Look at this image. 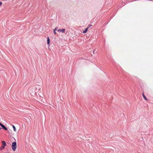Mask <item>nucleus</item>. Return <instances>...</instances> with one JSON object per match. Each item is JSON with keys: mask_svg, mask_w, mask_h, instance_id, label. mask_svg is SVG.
Segmentation results:
<instances>
[{"mask_svg": "<svg viewBox=\"0 0 153 153\" xmlns=\"http://www.w3.org/2000/svg\"><path fill=\"white\" fill-rule=\"evenodd\" d=\"M91 26H92V25H90V24L87 27H88V28L89 27H91Z\"/></svg>", "mask_w": 153, "mask_h": 153, "instance_id": "obj_10", "label": "nucleus"}, {"mask_svg": "<svg viewBox=\"0 0 153 153\" xmlns=\"http://www.w3.org/2000/svg\"><path fill=\"white\" fill-rule=\"evenodd\" d=\"M50 40L48 37L47 38V43L48 45L50 44Z\"/></svg>", "mask_w": 153, "mask_h": 153, "instance_id": "obj_6", "label": "nucleus"}, {"mask_svg": "<svg viewBox=\"0 0 153 153\" xmlns=\"http://www.w3.org/2000/svg\"><path fill=\"white\" fill-rule=\"evenodd\" d=\"M94 52H95V51H93V53H94Z\"/></svg>", "mask_w": 153, "mask_h": 153, "instance_id": "obj_14", "label": "nucleus"}, {"mask_svg": "<svg viewBox=\"0 0 153 153\" xmlns=\"http://www.w3.org/2000/svg\"><path fill=\"white\" fill-rule=\"evenodd\" d=\"M12 148L13 151H15L17 148L16 143V142H13L12 144Z\"/></svg>", "mask_w": 153, "mask_h": 153, "instance_id": "obj_1", "label": "nucleus"}, {"mask_svg": "<svg viewBox=\"0 0 153 153\" xmlns=\"http://www.w3.org/2000/svg\"><path fill=\"white\" fill-rule=\"evenodd\" d=\"M65 30V29H59L57 30V31L59 32H61L62 33H64Z\"/></svg>", "mask_w": 153, "mask_h": 153, "instance_id": "obj_4", "label": "nucleus"}, {"mask_svg": "<svg viewBox=\"0 0 153 153\" xmlns=\"http://www.w3.org/2000/svg\"><path fill=\"white\" fill-rule=\"evenodd\" d=\"M1 143H2V145L0 147V150H3L6 146V144L5 141H2Z\"/></svg>", "mask_w": 153, "mask_h": 153, "instance_id": "obj_2", "label": "nucleus"}, {"mask_svg": "<svg viewBox=\"0 0 153 153\" xmlns=\"http://www.w3.org/2000/svg\"><path fill=\"white\" fill-rule=\"evenodd\" d=\"M36 88H38L39 90H40V86L38 85L37 86V87H36Z\"/></svg>", "mask_w": 153, "mask_h": 153, "instance_id": "obj_9", "label": "nucleus"}, {"mask_svg": "<svg viewBox=\"0 0 153 153\" xmlns=\"http://www.w3.org/2000/svg\"><path fill=\"white\" fill-rule=\"evenodd\" d=\"M1 128H0V130H1Z\"/></svg>", "mask_w": 153, "mask_h": 153, "instance_id": "obj_15", "label": "nucleus"}, {"mask_svg": "<svg viewBox=\"0 0 153 153\" xmlns=\"http://www.w3.org/2000/svg\"><path fill=\"white\" fill-rule=\"evenodd\" d=\"M88 27H87L83 31V33H85L87 32V31L88 30Z\"/></svg>", "mask_w": 153, "mask_h": 153, "instance_id": "obj_7", "label": "nucleus"}, {"mask_svg": "<svg viewBox=\"0 0 153 153\" xmlns=\"http://www.w3.org/2000/svg\"><path fill=\"white\" fill-rule=\"evenodd\" d=\"M142 95H143V98L144 99L146 100H148V99H147L146 98V97L145 96V95H144V93L143 92V94H142Z\"/></svg>", "mask_w": 153, "mask_h": 153, "instance_id": "obj_5", "label": "nucleus"}, {"mask_svg": "<svg viewBox=\"0 0 153 153\" xmlns=\"http://www.w3.org/2000/svg\"><path fill=\"white\" fill-rule=\"evenodd\" d=\"M53 33L54 34H56V33L55 30H53Z\"/></svg>", "mask_w": 153, "mask_h": 153, "instance_id": "obj_11", "label": "nucleus"}, {"mask_svg": "<svg viewBox=\"0 0 153 153\" xmlns=\"http://www.w3.org/2000/svg\"><path fill=\"white\" fill-rule=\"evenodd\" d=\"M0 125L2 127V128L4 129L5 130H7V128L3 124L1 123L0 122Z\"/></svg>", "mask_w": 153, "mask_h": 153, "instance_id": "obj_3", "label": "nucleus"}, {"mask_svg": "<svg viewBox=\"0 0 153 153\" xmlns=\"http://www.w3.org/2000/svg\"><path fill=\"white\" fill-rule=\"evenodd\" d=\"M57 27H56L55 28V29L54 30H57Z\"/></svg>", "mask_w": 153, "mask_h": 153, "instance_id": "obj_12", "label": "nucleus"}, {"mask_svg": "<svg viewBox=\"0 0 153 153\" xmlns=\"http://www.w3.org/2000/svg\"><path fill=\"white\" fill-rule=\"evenodd\" d=\"M12 127L13 128V130L15 131H16V127L15 126L13 125H12Z\"/></svg>", "mask_w": 153, "mask_h": 153, "instance_id": "obj_8", "label": "nucleus"}, {"mask_svg": "<svg viewBox=\"0 0 153 153\" xmlns=\"http://www.w3.org/2000/svg\"><path fill=\"white\" fill-rule=\"evenodd\" d=\"M102 153H103V152H102Z\"/></svg>", "mask_w": 153, "mask_h": 153, "instance_id": "obj_16", "label": "nucleus"}, {"mask_svg": "<svg viewBox=\"0 0 153 153\" xmlns=\"http://www.w3.org/2000/svg\"><path fill=\"white\" fill-rule=\"evenodd\" d=\"M2 4V2L0 1V6Z\"/></svg>", "mask_w": 153, "mask_h": 153, "instance_id": "obj_13", "label": "nucleus"}]
</instances>
